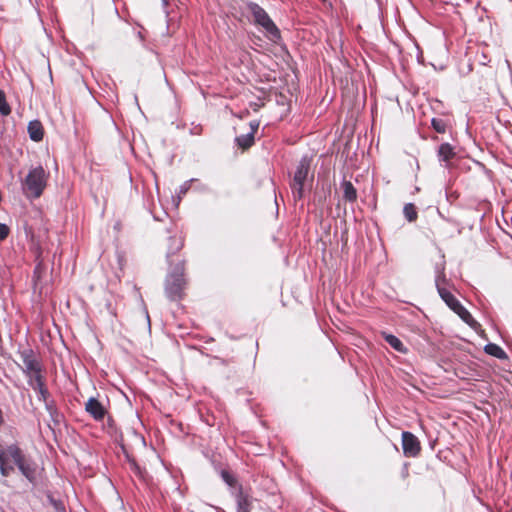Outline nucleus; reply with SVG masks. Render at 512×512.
Here are the masks:
<instances>
[{
    "instance_id": "1",
    "label": "nucleus",
    "mask_w": 512,
    "mask_h": 512,
    "mask_svg": "<svg viewBox=\"0 0 512 512\" xmlns=\"http://www.w3.org/2000/svg\"><path fill=\"white\" fill-rule=\"evenodd\" d=\"M48 174L42 166H36L29 170L21 181L22 192L27 199L39 198L47 184Z\"/></svg>"
},
{
    "instance_id": "2",
    "label": "nucleus",
    "mask_w": 512,
    "mask_h": 512,
    "mask_svg": "<svg viewBox=\"0 0 512 512\" xmlns=\"http://www.w3.org/2000/svg\"><path fill=\"white\" fill-rule=\"evenodd\" d=\"M247 10L252 15L253 22L263 28L269 40L277 42L280 39L279 29L263 8L256 3H249Z\"/></svg>"
},
{
    "instance_id": "3",
    "label": "nucleus",
    "mask_w": 512,
    "mask_h": 512,
    "mask_svg": "<svg viewBox=\"0 0 512 512\" xmlns=\"http://www.w3.org/2000/svg\"><path fill=\"white\" fill-rule=\"evenodd\" d=\"M183 265H177L175 269L169 273L166 279L165 291L171 300H176L182 297L185 287V280L183 278Z\"/></svg>"
},
{
    "instance_id": "4",
    "label": "nucleus",
    "mask_w": 512,
    "mask_h": 512,
    "mask_svg": "<svg viewBox=\"0 0 512 512\" xmlns=\"http://www.w3.org/2000/svg\"><path fill=\"white\" fill-rule=\"evenodd\" d=\"M309 162L306 158H303L296 169L294 174L292 189L295 198H302L303 187L309 172Z\"/></svg>"
},
{
    "instance_id": "5",
    "label": "nucleus",
    "mask_w": 512,
    "mask_h": 512,
    "mask_svg": "<svg viewBox=\"0 0 512 512\" xmlns=\"http://www.w3.org/2000/svg\"><path fill=\"white\" fill-rule=\"evenodd\" d=\"M8 454L13 459V463L17 465L21 473L29 480L33 478L34 470L29 463L26 462L21 450L17 446H12L8 450Z\"/></svg>"
},
{
    "instance_id": "6",
    "label": "nucleus",
    "mask_w": 512,
    "mask_h": 512,
    "mask_svg": "<svg viewBox=\"0 0 512 512\" xmlns=\"http://www.w3.org/2000/svg\"><path fill=\"white\" fill-rule=\"evenodd\" d=\"M402 445L406 456L414 457L420 451V443L418 439L410 432L402 433Z\"/></svg>"
},
{
    "instance_id": "7",
    "label": "nucleus",
    "mask_w": 512,
    "mask_h": 512,
    "mask_svg": "<svg viewBox=\"0 0 512 512\" xmlns=\"http://www.w3.org/2000/svg\"><path fill=\"white\" fill-rule=\"evenodd\" d=\"M27 377L29 378V385L32 387L33 390L39 393V398L42 399L43 401H46L48 391L44 386L40 370L35 371V373L27 374Z\"/></svg>"
},
{
    "instance_id": "8",
    "label": "nucleus",
    "mask_w": 512,
    "mask_h": 512,
    "mask_svg": "<svg viewBox=\"0 0 512 512\" xmlns=\"http://www.w3.org/2000/svg\"><path fill=\"white\" fill-rule=\"evenodd\" d=\"M85 409L95 420H102L106 414L104 406L93 397L88 399Z\"/></svg>"
},
{
    "instance_id": "9",
    "label": "nucleus",
    "mask_w": 512,
    "mask_h": 512,
    "mask_svg": "<svg viewBox=\"0 0 512 512\" xmlns=\"http://www.w3.org/2000/svg\"><path fill=\"white\" fill-rule=\"evenodd\" d=\"M13 445H9L8 447H6L5 449L1 450L0 449V473L2 476L4 477H7L10 475V473L14 470V467H13V459L11 458V456L8 454V450L12 447Z\"/></svg>"
},
{
    "instance_id": "10",
    "label": "nucleus",
    "mask_w": 512,
    "mask_h": 512,
    "mask_svg": "<svg viewBox=\"0 0 512 512\" xmlns=\"http://www.w3.org/2000/svg\"><path fill=\"white\" fill-rule=\"evenodd\" d=\"M21 357L23 362V371L26 375L29 373H35V371L40 370L39 363L30 353L23 352Z\"/></svg>"
},
{
    "instance_id": "11",
    "label": "nucleus",
    "mask_w": 512,
    "mask_h": 512,
    "mask_svg": "<svg viewBox=\"0 0 512 512\" xmlns=\"http://www.w3.org/2000/svg\"><path fill=\"white\" fill-rule=\"evenodd\" d=\"M437 288L440 297L451 310L455 311L461 305V303L454 297V295L451 292H449L445 288L440 287L438 283Z\"/></svg>"
},
{
    "instance_id": "12",
    "label": "nucleus",
    "mask_w": 512,
    "mask_h": 512,
    "mask_svg": "<svg viewBox=\"0 0 512 512\" xmlns=\"http://www.w3.org/2000/svg\"><path fill=\"white\" fill-rule=\"evenodd\" d=\"M28 133L33 141L42 140L44 134L42 124L37 120L31 121L28 125Z\"/></svg>"
},
{
    "instance_id": "13",
    "label": "nucleus",
    "mask_w": 512,
    "mask_h": 512,
    "mask_svg": "<svg viewBox=\"0 0 512 512\" xmlns=\"http://www.w3.org/2000/svg\"><path fill=\"white\" fill-rule=\"evenodd\" d=\"M438 157L440 161L448 163L455 157L454 148L449 143H443L438 149Z\"/></svg>"
},
{
    "instance_id": "14",
    "label": "nucleus",
    "mask_w": 512,
    "mask_h": 512,
    "mask_svg": "<svg viewBox=\"0 0 512 512\" xmlns=\"http://www.w3.org/2000/svg\"><path fill=\"white\" fill-rule=\"evenodd\" d=\"M454 312L470 327L476 329V327L479 325L478 322L474 320L469 311L462 305H460Z\"/></svg>"
},
{
    "instance_id": "15",
    "label": "nucleus",
    "mask_w": 512,
    "mask_h": 512,
    "mask_svg": "<svg viewBox=\"0 0 512 512\" xmlns=\"http://www.w3.org/2000/svg\"><path fill=\"white\" fill-rule=\"evenodd\" d=\"M485 352L491 356H494L498 359L507 358L506 352L497 344L489 343L484 348Z\"/></svg>"
},
{
    "instance_id": "16",
    "label": "nucleus",
    "mask_w": 512,
    "mask_h": 512,
    "mask_svg": "<svg viewBox=\"0 0 512 512\" xmlns=\"http://www.w3.org/2000/svg\"><path fill=\"white\" fill-rule=\"evenodd\" d=\"M343 196L348 201H355L357 198V192L351 182L344 181L342 183Z\"/></svg>"
},
{
    "instance_id": "17",
    "label": "nucleus",
    "mask_w": 512,
    "mask_h": 512,
    "mask_svg": "<svg viewBox=\"0 0 512 512\" xmlns=\"http://www.w3.org/2000/svg\"><path fill=\"white\" fill-rule=\"evenodd\" d=\"M386 342L398 352H404L405 348L400 339L391 334H384Z\"/></svg>"
},
{
    "instance_id": "18",
    "label": "nucleus",
    "mask_w": 512,
    "mask_h": 512,
    "mask_svg": "<svg viewBox=\"0 0 512 512\" xmlns=\"http://www.w3.org/2000/svg\"><path fill=\"white\" fill-rule=\"evenodd\" d=\"M237 144L243 149L249 148L254 142L253 132L242 135L236 138Z\"/></svg>"
},
{
    "instance_id": "19",
    "label": "nucleus",
    "mask_w": 512,
    "mask_h": 512,
    "mask_svg": "<svg viewBox=\"0 0 512 512\" xmlns=\"http://www.w3.org/2000/svg\"><path fill=\"white\" fill-rule=\"evenodd\" d=\"M251 503L247 496L239 495L237 498V512H250Z\"/></svg>"
},
{
    "instance_id": "20",
    "label": "nucleus",
    "mask_w": 512,
    "mask_h": 512,
    "mask_svg": "<svg viewBox=\"0 0 512 512\" xmlns=\"http://www.w3.org/2000/svg\"><path fill=\"white\" fill-rule=\"evenodd\" d=\"M0 113L3 116H7L11 113V108L6 101V95L2 90H0Z\"/></svg>"
},
{
    "instance_id": "21",
    "label": "nucleus",
    "mask_w": 512,
    "mask_h": 512,
    "mask_svg": "<svg viewBox=\"0 0 512 512\" xmlns=\"http://www.w3.org/2000/svg\"><path fill=\"white\" fill-rule=\"evenodd\" d=\"M404 215L410 222L415 221L417 218V212L413 204L409 203L404 206Z\"/></svg>"
},
{
    "instance_id": "22",
    "label": "nucleus",
    "mask_w": 512,
    "mask_h": 512,
    "mask_svg": "<svg viewBox=\"0 0 512 512\" xmlns=\"http://www.w3.org/2000/svg\"><path fill=\"white\" fill-rule=\"evenodd\" d=\"M432 127L438 133H444L446 131V123L442 119H432Z\"/></svg>"
},
{
    "instance_id": "23",
    "label": "nucleus",
    "mask_w": 512,
    "mask_h": 512,
    "mask_svg": "<svg viewBox=\"0 0 512 512\" xmlns=\"http://www.w3.org/2000/svg\"><path fill=\"white\" fill-rule=\"evenodd\" d=\"M42 270H43L42 264L38 263L35 268V271H34V289L35 290L39 288V281L41 278Z\"/></svg>"
},
{
    "instance_id": "24",
    "label": "nucleus",
    "mask_w": 512,
    "mask_h": 512,
    "mask_svg": "<svg viewBox=\"0 0 512 512\" xmlns=\"http://www.w3.org/2000/svg\"><path fill=\"white\" fill-rule=\"evenodd\" d=\"M10 229L6 224L0 223V241H3L9 235Z\"/></svg>"
},
{
    "instance_id": "25",
    "label": "nucleus",
    "mask_w": 512,
    "mask_h": 512,
    "mask_svg": "<svg viewBox=\"0 0 512 512\" xmlns=\"http://www.w3.org/2000/svg\"><path fill=\"white\" fill-rule=\"evenodd\" d=\"M259 127V123L258 122H251L250 123V129L251 131L250 132H253V135L256 133L257 129Z\"/></svg>"
},
{
    "instance_id": "26",
    "label": "nucleus",
    "mask_w": 512,
    "mask_h": 512,
    "mask_svg": "<svg viewBox=\"0 0 512 512\" xmlns=\"http://www.w3.org/2000/svg\"><path fill=\"white\" fill-rule=\"evenodd\" d=\"M189 189V183H184L181 187H180V194L184 195Z\"/></svg>"
},
{
    "instance_id": "27",
    "label": "nucleus",
    "mask_w": 512,
    "mask_h": 512,
    "mask_svg": "<svg viewBox=\"0 0 512 512\" xmlns=\"http://www.w3.org/2000/svg\"><path fill=\"white\" fill-rule=\"evenodd\" d=\"M171 240L177 242L175 250H179L182 247V242L180 240H176L175 238H171Z\"/></svg>"
},
{
    "instance_id": "28",
    "label": "nucleus",
    "mask_w": 512,
    "mask_h": 512,
    "mask_svg": "<svg viewBox=\"0 0 512 512\" xmlns=\"http://www.w3.org/2000/svg\"><path fill=\"white\" fill-rule=\"evenodd\" d=\"M162 1V5L164 7H167L168 6V0H161Z\"/></svg>"
},
{
    "instance_id": "29",
    "label": "nucleus",
    "mask_w": 512,
    "mask_h": 512,
    "mask_svg": "<svg viewBox=\"0 0 512 512\" xmlns=\"http://www.w3.org/2000/svg\"><path fill=\"white\" fill-rule=\"evenodd\" d=\"M224 478H225V480H226V482H227V483L231 484V482H230L229 478H228V477H226V475H225V474H224Z\"/></svg>"
}]
</instances>
